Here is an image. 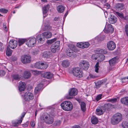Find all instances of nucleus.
<instances>
[{"mask_svg": "<svg viewBox=\"0 0 128 128\" xmlns=\"http://www.w3.org/2000/svg\"><path fill=\"white\" fill-rule=\"evenodd\" d=\"M40 119L43 122H45L48 124H52L54 121L53 118L47 113L42 115L40 117Z\"/></svg>", "mask_w": 128, "mask_h": 128, "instance_id": "nucleus-1", "label": "nucleus"}, {"mask_svg": "<svg viewBox=\"0 0 128 128\" xmlns=\"http://www.w3.org/2000/svg\"><path fill=\"white\" fill-rule=\"evenodd\" d=\"M122 115L120 113H117L114 114L112 117L111 122L113 125L118 124L122 120Z\"/></svg>", "mask_w": 128, "mask_h": 128, "instance_id": "nucleus-2", "label": "nucleus"}, {"mask_svg": "<svg viewBox=\"0 0 128 128\" xmlns=\"http://www.w3.org/2000/svg\"><path fill=\"white\" fill-rule=\"evenodd\" d=\"M60 106L63 110L66 111H71L73 108L72 104L69 101L64 102L61 104Z\"/></svg>", "mask_w": 128, "mask_h": 128, "instance_id": "nucleus-3", "label": "nucleus"}, {"mask_svg": "<svg viewBox=\"0 0 128 128\" xmlns=\"http://www.w3.org/2000/svg\"><path fill=\"white\" fill-rule=\"evenodd\" d=\"M71 71L73 74L77 78H81L83 76V72L78 67L73 68L72 69Z\"/></svg>", "mask_w": 128, "mask_h": 128, "instance_id": "nucleus-4", "label": "nucleus"}, {"mask_svg": "<svg viewBox=\"0 0 128 128\" xmlns=\"http://www.w3.org/2000/svg\"><path fill=\"white\" fill-rule=\"evenodd\" d=\"M89 66V64L87 61L82 60L80 63V67L82 69L85 70H87Z\"/></svg>", "mask_w": 128, "mask_h": 128, "instance_id": "nucleus-5", "label": "nucleus"}, {"mask_svg": "<svg viewBox=\"0 0 128 128\" xmlns=\"http://www.w3.org/2000/svg\"><path fill=\"white\" fill-rule=\"evenodd\" d=\"M21 60L23 63L26 64L30 63L31 61V58L29 55H23L21 57Z\"/></svg>", "mask_w": 128, "mask_h": 128, "instance_id": "nucleus-6", "label": "nucleus"}, {"mask_svg": "<svg viewBox=\"0 0 128 128\" xmlns=\"http://www.w3.org/2000/svg\"><path fill=\"white\" fill-rule=\"evenodd\" d=\"M24 98L26 101H30L34 98V95L31 92H27L24 95Z\"/></svg>", "mask_w": 128, "mask_h": 128, "instance_id": "nucleus-7", "label": "nucleus"}, {"mask_svg": "<svg viewBox=\"0 0 128 128\" xmlns=\"http://www.w3.org/2000/svg\"><path fill=\"white\" fill-rule=\"evenodd\" d=\"M36 42V39L35 38H30L28 40L26 44L28 47H31L34 46Z\"/></svg>", "mask_w": 128, "mask_h": 128, "instance_id": "nucleus-8", "label": "nucleus"}, {"mask_svg": "<svg viewBox=\"0 0 128 128\" xmlns=\"http://www.w3.org/2000/svg\"><path fill=\"white\" fill-rule=\"evenodd\" d=\"M114 31V28L110 24H108L106 26L104 31L106 33H112Z\"/></svg>", "mask_w": 128, "mask_h": 128, "instance_id": "nucleus-9", "label": "nucleus"}, {"mask_svg": "<svg viewBox=\"0 0 128 128\" xmlns=\"http://www.w3.org/2000/svg\"><path fill=\"white\" fill-rule=\"evenodd\" d=\"M75 49V47L74 45L71 46V48L70 47L68 50L66 52L67 55L70 57H71L72 55L74 56V54Z\"/></svg>", "mask_w": 128, "mask_h": 128, "instance_id": "nucleus-10", "label": "nucleus"}, {"mask_svg": "<svg viewBox=\"0 0 128 128\" xmlns=\"http://www.w3.org/2000/svg\"><path fill=\"white\" fill-rule=\"evenodd\" d=\"M107 47L109 50H114L116 48V44L114 42L110 41L108 42Z\"/></svg>", "mask_w": 128, "mask_h": 128, "instance_id": "nucleus-11", "label": "nucleus"}, {"mask_svg": "<svg viewBox=\"0 0 128 128\" xmlns=\"http://www.w3.org/2000/svg\"><path fill=\"white\" fill-rule=\"evenodd\" d=\"M25 114V112H23L22 114V116L21 117L20 119V120L12 122V124L14 126H18V124L21 123L23 118L24 117Z\"/></svg>", "mask_w": 128, "mask_h": 128, "instance_id": "nucleus-12", "label": "nucleus"}, {"mask_svg": "<svg viewBox=\"0 0 128 128\" xmlns=\"http://www.w3.org/2000/svg\"><path fill=\"white\" fill-rule=\"evenodd\" d=\"M90 46L89 43L88 42H80L78 43L77 44V46L79 48H84L88 47Z\"/></svg>", "mask_w": 128, "mask_h": 128, "instance_id": "nucleus-13", "label": "nucleus"}, {"mask_svg": "<svg viewBox=\"0 0 128 128\" xmlns=\"http://www.w3.org/2000/svg\"><path fill=\"white\" fill-rule=\"evenodd\" d=\"M36 40L39 44H42L45 41V39L42 34L38 35L36 37Z\"/></svg>", "mask_w": 128, "mask_h": 128, "instance_id": "nucleus-14", "label": "nucleus"}, {"mask_svg": "<svg viewBox=\"0 0 128 128\" xmlns=\"http://www.w3.org/2000/svg\"><path fill=\"white\" fill-rule=\"evenodd\" d=\"M18 42L15 40H10L9 42V46L12 48L14 49L17 46Z\"/></svg>", "mask_w": 128, "mask_h": 128, "instance_id": "nucleus-15", "label": "nucleus"}, {"mask_svg": "<svg viewBox=\"0 0 128 128\" xmlns=\"http://www.w3.org/2000/svg\"><path fill=\"white\" fill-rule=\"evenodd\" d=\"M77 93V90L75 88H71L68 92L70 96H74L76 95Z\"/></svg>", "mask_w": 128, "mask_h": 128, "instance_id": "nucleus-16", "label": "nucleus"}, {"mask_svg": "<svg viewBox=\"0 0 128 128\" xmlns=\"http://www.w3.org/2000/svg\"><path fill=\"white\" fill-rule=\"evenodd\" d=\"M25 84L22 82H20L19 83L18 89L20 91L22 92L24 91L26 88Z\"/></svg>", "mask_w": 128, "mask_h": 128, "instance_id": "nucleus-17", "label": "nucleus"}, {"mask_svg": "<svg viewBox=\"0 0 128 128\" xmlns=\"http://www.w3.org/2000/svg\"><path fill=\"white\" fill-rule=\"evenodd\" d=\"M102 106L98 108L96 110V114L98 115H100L103 114L105 112Z\"/></svg>", "mask_w": 128, "mask_h": 128, "instance_id": "nucleus-18", "label": "nucleus"}, {"mask_svg": "<svg viewBox=\"0 0 128 128\" xmlns=\"http://www.w3.org/2000/svg\"><path fill=\"white\" fill-rule=\"evenodd\" d=\"M114 8L116 10H121L124 8V6L122 4L118 3L116 4Z\"/></svg>", "mask_w": 128, "mask_h": 128, "instance_id": "nucleus-19", "label": "nucleus"}, {"mask_svg": "<svg viewBox=\"0 0 128 128\" xmlns=\"http://www.w3.org/2000/svg\"><path fill=\"white\" fill-rule=\"evenodd\" d=\"M49 5H47L44 6L42 8L43 12L44 14V17H45L46 16V14L48 11L49 8Z\"/></svg>", "mask_w": 128, "mask_h": 128, "instance_id": "nucleus-20", "label": "nucleus"}, {"mask_svg": "<svg viewBox=\"0 0 128 128\" xmlns=\"http://www.w3.org/2000/svg\"><path fill=\"white\" fill-rule=\"evenodd\" d=\"M107 81L106 79H104L103 80L99 81L96 83V85L97 88L100 87V85L104 84Z\"/></svg>", "mask_w": 128, "mask_h": 128, "instance_id": "nucleus-21", "label": "nucleus"}, {"mask_svg": "<svg viewBox=\"0 0 128 128\" xmlns=\"http://www.w3.org/2000/svg\"><path fill=\"white\" fill-rule=\"evenodd\" d=\"M42 34L44 38H49L52 36V33L51 32H44Z\"/></svg>", "mask_w": 128, "mask_h": 128, "instance_id": "nucleus-22", "label": "nucleus"}, {"mask_svg": "<svg viewBox=\"0 0 128 128\" xmlns=\"http://www.w3.org/2000/svg\"><path fill=\"white\" fill-rule=\"evenodd\" d=\"M116 21L117 18H116L112 15L111 16V17L108 19V22L110 24H114Z\"/></svg>", "mask_w": 128, "mask_h": 128, "instance_id": "nucleus-23", "label": "nucleus"}, {"mask_svg": "<svg viewBox=\"0 0 128 128\" xmlns=\"http://www.w3.org/2000/svg\"><path fill=\"white\" fill-rule=\"evenodd\" d=\"M120 101L123 104L128 106V97L122 98Z\"/></svg>", "mask_w": 128, "mask_h": 128, "instance_id": "nucleus-24", "label": "nucleus"}, {"mask_svg": "<svg viewBox=\"0 0 128 128\" xmlns=\"http://www.w3.org/2000/svg\"><path fill=\"white\" fill-rule=\"evenodd\" d=\"M43 84H40L35 88L34 92L36 94L37 93L43 88Z\"/></svg>", "mask_w": 128, "mask_h": 128, "instance_id": "nucleus-25", "label": "nucleus"}, {"mask_svg": "<svg viewBox=\"0 0 128 128\" xmlns=\"http://www.w3.org/2000/svg\"><path fill=\"white\" fill-rule=\"evenodd\" d=\"M50 52L48 51L43 52L42 54V56L44 58H48L50 56Z\"/></svg>", "mask_w": 128, "mask_h": 128, "instance_id": "nucleus-26", "label": "nucleus"}, {"mask_svg": "<svg viewBox=\"0 0 128 128\" xmlns=\"http://www.w3.org/2000/svg\"><path fill=\"white\" fill-rule=\"evenodd\" d=\"M43 76L45 78L50 79L52 78V74L50 72H46L44 73Z\"/></svg>", "mask_w": 128, "mask_h": 128, "instance_id": "nucleus-27", "label": "nucleus"}, {"mask_svg": "<svg viewBox=\"0 0 128 128\" xmlns=\"http://www.w3.org/2000/svg\"><path fill=\"white\" fill-rule=\"evenodd\" d=\"M117 60L116 57L110 60L109 63L111 66H112L114 65Z\"/></svg>", "mask_w": 128, "mask_h": 128, "instance_id": "nucleus-28", "label": "nucleus"}, {"mask_svg": "<svg viewBox=\"0 0 128 128\" xmlns=\"http://www.w3.org/2000/svg\"><path fill=\"white\" fill-rule=\"evenodd\" d=\"M31 73L28 71H25L23 74V76L25 78H29L31 76Z\"/></svg>", "mask_w": 128, "mask_h": 128, "instance_id": "nucleus-29", "label": "nucleus"}, {"mask_svg": "<svg viewBox=\"0 0 128 128\" xmlns=\"http://www.w3.org/2000/svg\"><path fill=\"white\" fill-rule=\"evenodd\" d=\"M70 64V62L68 60H64L62 61V66L64 68L68 67Z\"/></svg>", "mask_w": 128, "mask_h": 128, "instance_id": "nucleus-30", "label": "nucleus"}, {"mask_svg": "<svg viewBox=\"0 0 128 128\" xmlns=\"http://www.w3.org/2000/svg\"><path fill=\"white\" fill-rule=\"evenodd\" d=\"M91 119L92 123L93 124H96L98 122V119L95 116H92V117Z\"/></svg>", "mask_w": 128, "mask_h": 128, "instance_id": "nucleus-31", "label": "nucleus"}, {"mask_svg": "<svg viewBox=\"0 0 128 128\" xmlns=\"http://www.w3.org/2000/svg\"><path fill=\"white\" fill-rule=\"evenodd\" d=\"M81 108L83 112H84L86 110V104L84 102H82L80 104Z\"/></svg>", "mask_w": 128, "mask_h": 128, "instance_id": "nucleus-32", "label": "nucleus"}, {"mask_svg": "<svg viewBox=\"0 0 128 128\" xmlns=\"http://www.w3.org/2000/svg\"><path fill=\"white\" fill-rule=\"evenodd\" d=\"M64 10V8L62 6H59L57 8V10L58 12L60 13L63 12Z\"/></svg>", "mask_w": 128, "mask_h": 128, "instance_id": "nucleus-33", "label": "nucleus"}, {"mask_svg": "<svg viewBox=\"0 0 128 128\" xmlns=\"http://www.w3.org/2000/svg\"><path fill=\"white\" fill-rule=\"evenodd\" d=\"M60 44V42L59 41H57L53 44L51 46H54L59 49Z\"/></svg>", "mask_w": 128, "mask_h": 128, "instance_id": "nucleus-34", "label": "nucleus"}, {"mask_svg": "<svg viewBox=\"0 0 128 128\" xmlns=\"http://www.w3.org/2000/svg\"><path fill=\"white\" fill-rule=\"evenodd\" d=\"M42 63L40 62H37L34 65V66L36 68L41 69L42 66Z\"/></svg>", "mask_w": 128, "mask_h": 128, "instance_id": "nucleus-35", "label": "nucleus"}, {"mask_svg": "<svg viewBox=\"0 0 128 128\" xmlns=\"http://www.w3.org/2000/svg\"><path fill=\"white\" fill-rule=\"evenodd\" d=\"M96 53L97 54H105L106 53V52L103 49H98L96 50Z\"/></svg>", "mask_w": 128, "mask_h": 128, "instance_id": "nucleus-36", "label": "nucleus"}, {"mask_svg": "<svg viewBox=\"0 0 128 128\" xmlns=\"http://www.w3.org/2000/svg\"><path fill=\"white\" fill-rule=\"evenodd\" d=\"M26 41V39H20L18 40V45L20 46L24 44Z\"/></svg>", "mask_w": 128, "mask_h": 128, "instance_id": "nucleus-37", "label": "nucleus"}, {"mask_svg": "<svg viewBox=\"0 0 128 128\" xmlns=\"http://www.w3.org/2000/svg\"><path fill=\"white\" fill-rule=\"evenodd\" d=\"M12 51L8 47H7V50L6 52V55L9 56H10L12 54Z\"/></svg>", "mask_w": 128, "mask_h": 128, "instance_id": "nucleus-38", "label": "nucleus"}, {"mask_svg": "<svg viewBox=\"0 0 128 128\" xmlns=\"http://www.w3.org/2000/svg\"><path fill=\"white\" fill-rule=\"evenodd\" d=\"M41 69L44 70L47 68L48 67V65L46 63L44 64V63H42Z\"/></svg>", "mask_w": 128, "mask_h": 128, "instance_id": "nucleus-39", "label": "nucleus"}, {"mask_svg": "<svg viewBox=\"0 0 128 128\" xmlns=\"http://www.w3.org/2000/svg\"><path fill=\"white\" fill-rule=\"evenodd\" d=\"M110 106V104H106L103 106H102V107L104 108V109L105 111L106 110H108Z\"/></svg>", "mask_w": 128, "mask_h": 128, "instance_id": "nucleus-40", "label": "nucleus"}, {"mask_svg": "<svg viewBox=\"0 0 128 128\" xmlns=\"http://www.w3.org/2000/svg\"><path fill=\"white\" fill-rule=\"evenodd\" d=\"M98 56L99 58L98 60H99L100 61L103 60L105 58V56L102 54L99 55Z\"/></svg>", "mask_w": 128, "mask_h": 128, "instance_id": "nucleus-41", "label": "nucleus"}, {"mask_svg": "<svg viewBox=\"0 0 128 128\" xmlns=\"http://www.w3.org/2000/svg\"><path fill=\"white\" fill-rule=\"evenodd\" d=\"M58 49V48L52 46L51 47V51L53 53H55L57 51Z\"/></svg>", "mask_w": 128, "mask_h": 128, "instance_id": "nucleus-42", "label": "nucleus"}, {"mask_svg": "<svg viewBox=\"0 0 128 128\" xmlns=\"http://www.w3.org/2000/svg\"><path fill=\"white\" fill-rule=\"evenodd\" d=\"M100 67L99 66V63L98 62H97L95 66V71L96 72H98V70L99 68Z\"/></svg>", "mask_w": 128, "mask_h": 128, "instance_id": "nucleus-43", "label": "nucleus"}, {"mask_svg": "<svg viewBox=\"0 0 128 128\" xmlns=\"http://www.w3.org/2000/svg\"><path fill=\"white\" fill-rule=\"evenodd\" d=\"M12 77L15 80H18L21 78V76H19L18 74L13 75Z\"/></svg>", "mask_w": 128, "mask_h": 128, "instance_id": "nucleus-44", "label": "nucleus"}, {"mask_svg": "<svg viewBox=\"0 0 128 128\" xmlns=\"http://www.w3.org/2000/svg\"><path fill=\"white\" fill-rule=\"evenodd\" d=\"M56 38H54L50 40H48L47 42L48 44H51L56 41Z\"/></svg>", "mask_w": 128, "mask_h": 128, "instance_id": "nucleus-45", "label": "nucleus"}, {"mask_svg": "<svg viewBox=\"0 0 128 128\" xmlns=\"http://www.w3.org/2000/svg\"><path fill=\"white\" fill-rule=\"evenodd\" d=\"M61 124V122L60 120H57L54 123V125L55 126H59Z\"/></svg>", "mask_w": 128, "mask_h": 128, "instance_id": "nucleus-46", "label": "nucleus"}, {"mask_svg": "<svg viewBox=\"0 0 128 128\" xmlns=\"http://www.w3.org/2000/svg\"><path fill=\"white\" fill-rule=\"evenodd\" d=\"M102 94L98 95L96 98V100L97 101H98L102 98Z\"/></svg>", "mask_w": 128, "mask_h": 128, "instance_id": "nucleus-47", "label": "nucleus"}, {"mask_svg": "<svg viewBox=\"0 0 128 128\" xmlns=\"http://www.w3.org/2000/svg\"><path fill=\"white\" fill-rule=\"evenodd\" d=\"M117 101V99L116 98H114L109 100L108 101L112 103H115Z\"/></svg>", "mask_w": 128, "mask_h": 128, "instance_id": "nucleus-48", "label": "nucleus"}, {"mask_svg": "<svg viewBox=\"0 0 128 128\" xmlns=\"http://www.w3.org/2000/svg\"><path fill=\"white\" fill-rule=\"evenodd\" d=\"M123 128H128V122H125L122 124Z\"/></svg>", "mask_w": 128, "mask_h": 128, "instance_id": "nucleus-49", "label": "nucleus"}, {"mask_svg": "<svg viewBox=\"0 0 128 128\" xmlns=\"http://www.w3.org/2000/svg\"><path fill=\"white\" fill-rule=\"evenodd\" d=\"M8 12V10L4 8L0 9V12L3 13H7Z\"/></svg>", "mask_w": 128, "mask_h": 128, "instance_id": "nucleus-50", "label": "nucleus"}, {"mask_svg": "<svg viewBox=\"0 0 128 128\" xmlns=\"http://www.w3.org/2000/svg\"><path fill=\"white\" fill-rule=\"evenodd\" d=\"M116 14L121 18H122L123 17V16L122 14L119 13L118 12H116Z\"/></svg>", "mask_w": 128, "mask_h": 128, "instance_id": "nucleus-51", "label": "nucleus"}, {"mask_svg": "<svg viewBox=\"0 0 128 128\" xmlns=\"http://www.w3.org/2000/svg\"><path fill=\"white\" fill-rule=\"evenodd\" d=\"M125 32L126 34L128 36V25L126 24L125 26Z\"/></svg>", "mask_w": 128, "mask_h": 128, "instance_id": "nucleus-52", "label": "nucleus"}, {"mask_svg": "<svg viewBox=\"0 0 128 128\" xmlns=\"http://www.w3.org/2000/svg\"><path fill=\"white\" fill-rule=\"evenodd\" d=\"M5 74V72L4 70H0V76H3Z\"/></svg>", "mask_w": 128, "mask_h": 128, "instance_id": "nucleus-53", "label": "nucleus"}, {"mask_svg": "<svg viewBox=\"0 0 128 128\" xmlns=\"http://www.w3.org/2000/svg\"><path fill=\"white\" fill-rule=\"evenodd\" d=\"M92 58L93 59L96 60L97 59L98 56L96 54H93L92 56Z\"/></svg>", "mask_w": 128, "mask_h": 128, "instance_id": "nucleus-54", "label": "nucleus"}, {"mask_svg": "<svg viewBox=\"0 0 128 128\" xmlns=\"http://www.w3.org/2000/svg\"><path fill=\"white\" fill-rule=\"evenodd\" d=\"M71 128H81V127L78 125H75L72 126Z\"/></svg>", "mask_w": 128, "mask_h": 128, "instance_id": "nucleus-55", "label": "nucleus"}, {"mask_svg": "<svg viewBox=\"0 0 128 128\" xmlns=\"http://www.w3.org/2000/svg\"><path fill=\"white\" fill-rule=\"evenodd\" d=\"M30 124L32 127H33L34 126L35 123L34 122L33 120L31 121L30 122Z\"/></svg>", "mask_w": 128, "mask_h": 128, "instance_id": "nucleus-56", "label": "nucleus"}, {"mask_svg": "<svg viewBox=\"0 0 128 128\" xmlns=\"http://www.w3.org/2000/svg\"><path fill=\"white\" fill-rule=\"evenodd\" d=\"M60 18L58 17H56L54 18V20L56 21H58L59 20Z\"/></svg>", "mask_w": 128, "mask_h": 128, "instance_id": "nucleus-57", "label": "nucleus"}, {"mask_svg": "<svg viewBox=\"0 0 128 128\" xmlns=\"http://www.w3.org/2000/svg\"><path fill=\"white\" fill-rule=\"evenodd\" d=\"M3 28H4V30H5V31H7V29L6 28V26L5 25H4V24Z\"/></svg>", "mask_w": 128, "mask_h": 128, "instance_id": "nucleus-58", "label": "nucleus"}, {"mask_svg": "<svg viewBox=\"0 0 128 128\" xmlns=\"http://www.w3.org/2000/svg\"><path fill=\"white\" fill-rule=\"evenodd\" d=\"M28 126V123L27 122L25 124H23V126L24 127H26Z\"/></svg>", "mask_w": 128, "mask_h": 128, "instance_id": "nucleus-59", "label": "nucleus"}, {"mask_svg": "<svg viewBox=\"0 0 128 128\" xmlns=\"http://www.w3.org/2000/svg\"><path fill=\"white\" fill-rule=\"evenodd\" d=\"M126 79H128V76L127 77H126L125 78H122V82H124V80H125Z\"/></svg>", "mask_w": 128, "mask_h": 128, "instance_id": "nucleus-60", "label": "nucleus"}, {"mask_svg": "<svg viewBox=\"0 0 128 128\" xmlns=\"http://www.w3.org/2000/svg\"><path fill=\"white\" fill-rule=\"evenodd\" d=\"M106 6H107V8L108 9L110 7V5L108 4V3H106Z\"/></svg>", "mask_w": 128, "mask_h": 128, "instance_id": "nucleus-61", "label": "nucleus"}, {"mask_svg": "<svg viewBox=\"0 0 128 128\" xmlns=\"http://www.w3.org/2000/svg\"><path fill=\"white\" fill-rule=\"evenodd\" d=\"M102 2V3H105L107 1V0H101Z\"/></svg>", "mask_w": 128, "mask_h": 128, "instance_id": "nucleus-62", "label": "nucleus"}, {"mask_svg": "<svg viewBox=\"0 0 128 128\" xmlns=\"http://www.w3.org/2000/svg\"><path fill=\"white\" fill-rule=\"evenodd\" d=\"M68 12H67L66 13H65L64 15V16L65 17H66V16H67V15H68Z\"/></svg>", "mask_w": 128, "mask_h": 128, "instance_id": "nucleus-63", "label": "nucleus"}, {"mask_svg": "<svg viewBox=\"0 0 128 128\" xmlns=\"http://www.w3.org/2000/svg\"><path fill=\"white\" fill-rule=\"evenodd\" d=\"M2 45V44L0 42V48H1V47Z\"/></svg>", "mask_w": 128, "mask_h": 128, "instance_id": "nucleus-64", "label": "nucleus"}]
</instances>
